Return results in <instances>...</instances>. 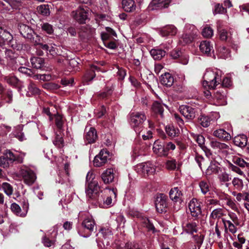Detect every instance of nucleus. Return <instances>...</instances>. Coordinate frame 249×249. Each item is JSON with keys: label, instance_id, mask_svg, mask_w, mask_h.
<instances>
[{"label": "nucleus", "instance_id": "obj_42", "mask_svg": "<svg viewBox=\"0 0 249 249\" xmlns=\"http://www.w3.org/2000/svg\"><path fill=\"white\" fill-rule=\"evenodd\" d=\"M4 155L6 157L10 163H12L14 161H18L19 162H22V160H19L18 158L10 150H6L5 152L4 153Z\"/></svg>", "mask_w": 249, "mask_h": 249}, {"label": "nucleus", "instance_id": "obj_35", "mask_svg": "<svg viewBox=\"0 0 249 249\" xmlns=\"http://www.w3.org/2000/svg\"><path fill=\"white\" fill-rule=\"evenodd\" d=\"M150 54L155 60H160L165 56L166 52L161 49H152L150 51Z\"/></svg>", "mask_w": 249, "mask_h": 249}, {"label": "nucleus", "instance_id": "obj_28", "mask_svg": "<svg viewBox=\"0 0 249 249\" xmlns=\"http://www.w3.org/2000/svg\"><path fill=\"white\" fill-rule=\"evenodd\" d=\"M182 165L181 161L176 160L172 159L168 160L166 161L165 166L166 168L169 170H178Z\"/></svg>", "mask_w": 249, "mask_h": 249}, {"label": "nucleus", "instance_id": "obj_14", "mask_svg": "<svg viewBox=\"0 0 249 249\" xmlns=\"http://www.w3.org/2000/svg\"><path fill=\"white\" fill-rule=\"evenodd\" d=\"M116 172L112 168H107L101 174V177L105 184H110L114 181Z\"/></svg>", "mask_w": 249, "mask_h": 249}, {"label": "nucleus", "instance_id": "obj_33", "mask_svg": "<svg viewBox=\"0 0 249 249\" xmlns=\"http://www.w3.org/2000/svg\"><path fill=\"white\" fill-rule=\"evenodd\" d=\"M219 169V167L217 163L215 161H211L206 170V175L210 176L213 174H216L218 172Z\"/></svg>", "mask_w": 249, "mask_h": 249}, {"label": "nucleus", "instance_id": "obj_49", "mask_svg": "<svg viewBox=\"0 0 249 249\" xmlns=\"http://www.w3.org/2000/svg\"><path fill=\"white\" fill-rule=\"evenodd\" d=\"M4 80L9 85L13 87L18 86L20 82L18 78L13 75L5 77Z\"/></svg>", "mask_w": 249, "mask_h": 249}, {"label": "nucleus", "instance_id": "obj_12", "mask_svg": "<svg viewBox=\"0 0 249 249\" xmlns=\"http://www.w3.org/2000/svg\"><path fill=\"white\" fill-rule=\"evenodd\" d=\"M178 110L180 113L187 120H192L196 117L195 109L187 105H181Z\"/></svg>", "mask_w": 249, "mask_h": 249}, {"label": "nucleus", "instance_id": "obj_20", "mask_svg": "<svg viewBox=\"0 0 249 249\" xmlns=\"http://www.w3.org/2000/svg\"><path fill=\"white\" fill-rule=\"evenodd\" d=\"M200 51L207 55H209L212 51L213 52V47L211 42L209 41L205 40L202 41L199 45Z\"/></svg>", "mask_w": 249, "mask_h": 249}, {"label": "nucleus", "instance_id": "obj_53", "mask_svg": "<svg viewBox=\"0 0 249 249\" xmlns=\"http://www.w3.org/2000/svg\"><path fill=\"white\" fill-rule=\"evenodd\" d=\"M227 12V9L219 3L216 4L213 10L214 15L223 14Z\"/></svg>", "mask_w": 249, "mask_h": 249}, {"label": "nucleus", "instance_id": "obj_2", "mask_svg": "<svg viewBox=\"0 0 249 249\" xmlns=\"http://www.w3.org/2000/svg\"><path fill=\"white\" fill-rule=\"evenodd\" d=\"M146 119V116L143 112H136L131 114L130 123L138 135H140L142 132V124Z\"/></svg>", "mask_w": 249, "mask_h": 249}, {"label": "nucleus", "instance_id": "obj_39", "mask_svg": "<svg viewBox=\"0 0 249 249\" xmlns=\"http://www.w3.org/2000/svg\"><path fill=\"white\" fill-rule=\"evenodd\" d=\"M198 185L201 193L203 195L206 194L210 191V185L209 181L205 180H201L199 181Z\"/></svg>", "mask_w": 249, "mask_h": 249}, {"label": "nucleus", "instance_id": "obj_4", "mask_svg": "<svg viewBox=\"0 0 249 249\" xmlns=\"http://www.w3.org/2000/svg\"><path fill=\"white\" fill-rule=\"evenodd\" d=\"M226 90L219 89L215 91L212 96V102L213 104L215 106H224L226 105Z\"/></svg>", "mask_w": 249, "mask_h": 249}, {"label": "nucleus", "instance_id": "obj_5", "mask_svg": "<svg viewBox=\"0 0 249 249\" xmlns=\"http://www.w3.org/2000/svg\"><path fill=\"white\" fill-rule=\"evenodd\" d=\"M167 197L163 194L157 195L155 201V206L159 213H165L167 210Z\"/></svg>", "mask_w": 249, "mask_h": 249}, {"label": "nucleus", "instance_id": "obj_26", "mask_svg": "<svg viewBox=\"0 0 249 249\" xmlns=\"http://www.w3.org/2000/svg\"><path fill=\"white\" fill-rule=\"evenodd\" d=\"M248 139L244 134L235 136L233 139L234 143L241 148L244 147L247 144Z\"/></svg>", "mask_w": 249, "mask_h": 249}, {"label": "nucleus", "instance_id": "obj_41", "mask_svg": "<svg viewBox=\"0 0 249 249\" xmlns=\"http://www.w3.org/2000/svg\"><path fill=\"white\" fill-rule=\"evenodd\" d=\"M165 129L167 134L171 137L178 136L179 132L178 129L172 125L167 126Z\"/></svg>", "mask_w": 249, "mask_h": 249}, {"label": "nucleus", "instance_id": "obj_45", "mask_svg": "<svg viewBox=\"0 0 249 249\" xmlns=\"http://www.w3.org/2000/svg\"><path fill=\"white\" fill-rule=\"evenodd\" d=\"M218 56L223 59H227L230 56V53L228 49L225 47H220L218 49Z\"/></svg>", "mask_w": 249, "mask_h": 249}, {"label": "nucleus", "instance_id": "obj_40", "mask_svg": "<svg viewBox=\"0 0 249 249\" xmlns=\"http://www.w3.org/2000/svg\"><path fill=\"white\" fill-rule=\"evenodd\" d=\"M195 159L201 170L203 168H205L207 167L208 161H206L202 156L196 153L195 155Z\"/></svg>", "mask_w": 249, "mask_h": 249}, {"label": "nucleus", "instance_id": "obj_15", "mask_svg": "<svg viewBox=\"0 0 249 249\" xmlns=\"http://www.w3.org/2000/svg\"><path fill=\"white\" fill-rule=\"evenodd\" d=\"M18 30L21 36L28 39L31 38L34 33V31L31 27L23 24L19 25Z\"/></svg>", "mask_w": 249, "mask_h": 249}, {"label": "nucleus", "instance_id": "obj_57", "mask_svg": "<svg viewBox=\"0 0 249 249\" xmlns=\"http://www.w3.org/2000/svg\"><path fill=\"white\" fill-rule=\"evenodd\" d=\"M18 71L23 74H25L29 76H33L35 75V72L33 70L28 69L24 67H20L18 69Z\"/></svg>", "mask_w": 249, "mask_h": 249}, {"label": "nucleus", "instance_id": "obj_52", "mask_svg": "<svg viewBox=\"0 0 249 249\" xmlns=\"http://www.w3.org/2000/svg\"><path fill=\"white\" fill-rule=\"evenodd\" d=\"M38 12L43 15L48 16L50 14V10L48 5H41L38 6L37 8Z\"/></svg>", "mask_w": 249, "mask_h": 249}, {"label": "nucleus", "instance_id": "obj_13", "mask_svg": "<svg viewBox=\"0 0 249 249\" xmlns=\"http://www.w3.org/2000/svg\"><path fill=\"white\" fill-rule=\"evenodd\" d=\"M137 168L140 170L143 174L153 175L156 173V167L150 162L142 163L138 165Z\"/></svg>", "mask_w": 249, "mask_h": 249}, {"label": "nucleus", "instance_id": "obj_21", "mask_svg": "<svg viewBox=\"0 0 249 249\" xmlns=\"http://www.w3.org/2000/svg\"><path fill=\"white\" fill-rule=\"evenodd\" d=\"M153 149L154 152L159 156H166V152L165 150L164 145L161 144V142L159 141L155 142Z\"/></svg>", "mask_w": 249, "mask_h": 249}, {"label": "nucleus", "instance_id": "obj_10", "mask_svg": "<svg viewBox=\"0 0 249 249\" xmlns=\"http://www.w3.org/2000/svg\"><path fill=\"white\" fill-rule=\"evenodd\" d=\"M100 191V187L97 181H91L88 185L86 190L87 196L91 199H97L99 195H98Z\"/></svg>", "mask_w": 249, "mask_h": 249}, {"label": "nucleus", "instance_id": "obj_6", "mask_svg": "<svg viewBox=\"0 0 249 249\" xmlns=\"http://www.w3.org/2000/svg\"><path fill=\"white\" fill-rule=\"evenodd\" d=\"M172 0H152L148 6L149 11L160 10L168 8Z\"/></svg>", "mask_w": 249, "mask_h": 249}, {"label": "nucleus", "instance_id": "obj_43", "mask_svg": "<svg viewBox=\"0 0 249 249\" xmlns=\"http://www.w3.org/2000/svg\"><path fill=\"white\" fill-rule=\"evenodd\" d=\"M27 94L29 95L38 94L40 93V90L32 82H30L28 86Z\"/></svg>", "mask_w": 249, "mask_h": 249}, {"label": "nucleus", "instance_id": "obj_37", "mask_svg": "<svg viewBox=\"0 0 249 249\" xmlns=\"http://www.w3.org/2000/svg\"><path fill=\"white\" fill-rule=\"evenodd\" d=\"M0 38L3 42H8L13 39V36L9 32L0 27Z\"/></svg>", "mask_w": 249, "mask_h": 249}, {"label": "nucleus", "instance_id": "obj_25", "mask_svg": "<svg viewBox=\"0 0 249 249\" xmlns=\"http://www.w3.org/2000/svg\"><path fill=\"white\" fill-rule=\"evenodd\" d=\"M213 135L224 141L230 140L231 138L230 134L223 129H219L214 131Z\"/></svg>", "mask_w": 249, "mask_h": 249}, {"label": "nucleus", "instance_id": "obj_58", "mask_svg": "<svg viewBox=\"0 0 249 249\" xmlns=\"http://www.w3.org/2000/svg\"><path fill=\"white\" fill-rule=\"evenodd\" d=\"M92 32V30H91L88 26H84L81 29L80 36L84 37H89L91 35Z\"/></svg>", "mask_w": 249, "mask_h": 249}, {"label": "nucleus", "instance_id": "obj_16", "mask_svg": "<svg viewBox=\"0 0 249 249\" xmlns=\"http://www.w3.org/2000/svg\"><path fill=\"white\" fill-rule=\"evenodd\" d=\"M5 58L8 61L9 64L17 63V59L19 58L18 57V54L15 51L10 49H6L5 51Z\"/></svg>", "mask_w": 249, "mask_h": 249}, {"label": "nucleus", "instance_id": "obj_27", "mask_svg": "<svg viewBox=\"0 0 249 249\" xmlns=\"http://www.w3.org/2000/svg\"><path fill=\"white\" fill-rule=\"evenodd\" d=\"M217 178L221 185L225 184L227 187H228L229 183L228 182L231 180V177L226 172L223 171L218 174Z\"/></svg>", "mask_w": 249, "mask_h": 249}, {"label": "nucleus", "instance_id": "obj_18", "mask_svg": "<svg viewBox=\"0 0 249 249\" xmlns=\"http://www.w3.org/2000/svg\"><path fill=\"white\" fill-rule=\"evenodd\" d=\"M169 196L172 200L176 202L180 201H181L182 193L179 188L178 187H174L170 191Z\"/></svg>", "mask_w": 249, "mask_h": 249}, {"label": "nucleus", "instance_id": "obj_30", "mask_svg": "<svg viewBox=\"0 0 249 249\" xmlns=\"http://www.w3.org/2000/svg\"><path fill=\"white\" fill-rule=\"evenodd\" d=\"M210 145L213 149L219 151H224L229 148V146L227 144L216 140H212L210 142Z\"/></svg>", "mask_w": 249, "mask_h": 249}, {"label": "nucleus", "instance_id": "obj_8", "mask_svg": "<svg viewBox=\"0 0 249 249\" xmlns=\"http://www.w3.org/2000/svg\"><path fill=\"white\" fill-rule=\"evenodd\" d=\"M88 10L82 7H79L71 12V16L80 24L85 23L88 18Z\"/></svg>", "mask_w": 249, "mask_h": 249}, {"label": "nucleus", "instance_id": "obj_11", "mask_svg": "<svg viewBox=\"0 0 249 249\" xmlns=\"http://www.w3.org/2000/svg\"><path fill=\"white\" fill-rule=\"evenodd\" d=\"M19 174L22 176L24 182L29 185L33 184L36 179V176L35 173L29 168L21 169L19 171Z\"/></svg>", "mask_w": 249, "mask_h": 249}, {"label": "nucleus", "instance_id": "obj_9", "mask_svg": "<svg viewBox=\"0 0 249 249\" xmlns=\"http://www.w3.org/2000/svg\"><path fill=\"white\" fill-rule=\"evenodd\" d=\"M188 208L191 215L197 218L201 215L202 211L200 202L196 199H192L188 204Z\"/></svg>", "mask_w": 249, "mask_h": 249}, {"label": "nucleus", "instance_id": "obj_36", "mask_svg": "<svg viewBox=\"0 0 249 249\" xmlns=\"http://www.w3.org/2000/svg\"><path fill=\"white\" fill-rule=\"evenodd\" d=\"M232 161L234 163L241 167H247L248 169H249V162L246 161L240 157L233 156Z\"/></svg>", "mask_w": 249, "mask_h": 249}, {"label": "nucleus", "instance_id": "obj_56", "mask_svg": "<svg viewBox=\"0 0 249 249\" xmlns=\"http://www.w3.org/2000/svg\"><path fill=\"white\" fill-rule=\"evenodd\" d=\"M1 188L4 193L8 196H11L13 194V188L9 183L7 182L3 183Z\"/></svg>", "mask_w": 249, "mask_h": 249}, {"label": "nucleus", "instance_id": "obj_17", "mask_svg": "<svg viewBox=\"0 0 249 249\" xmlns=\"http://www.w3.org/2000/svg\"><path fill=\"white\" fill-rule=\"evenodd\" d=\"M31 42L34 44L35 45H38L40 48L45 51H48L49 48V46L47 44H43L41 43L42 38L40 36L36 35L35 32L32 35L31 38L29 39Z\"/></svg>", "mask_w": 249, "mask_h": 249}, {"label": "nucleus", "instance_id": "obj_38", "mask_svg": "<svg viewBox=\"0 0 249 249\" xmlns=\"http://www.w3.org/2000/svg\"><path fill=\"white\" fill-rule=\"evenodd\" d=\"M112 200L111 196H107L106 199L102 195L101 196H99L97 197V201L102 207L110 205L112 203Z\"/></svg>", "mask_w": 249, "mask_h": 249}, {"label": "nucleus", "instance_id": "obj_62", "mask_svg": "<svg viewBox=\"0 0 249 249\" xmlns=\"http://www.w3.org/2000/svg\"><path fill=\"white\" fill-rule=\"evenodd\" d=\"M236 199L238 201L245 200L247 202H249V194L247 193H238V195H236Z\"/></svg>", "mask_w": 249, "mask_h": 249}, {"label": "nucleus", "instance_id": "obj_61", "mask_svg": "<svg viewBox=\"0 0 249 249\" xmlns=\"http://www.w3.org/2000/svg\"><path fill=\"white\" fill-rule=\"evenodd\" d=\"M53 144L58 148L62 147L64 146V141L61 136L56 135L55 139L53 141Z\"/></svg>", "mask_w": 249, "mask_h": 249}, {"label": "nucleus", "instance_id": "obj_19", "mask_svg": "<svg viewBox=\"0 0 249 249\" xmlns=\"http://www.w3.org/2000/svg\"><path fill=\"white\" fill-rule=\"evenodd\" d=\"M161 84L166 87H171L174 82L173 76L169 73H165L160 78Z\"/></svg>", "mask_w": 249, "mask_h": 249}, {"label": "nucleus", "instance_id": "obj_22", "mask_svg": "<svg viewBox=\"0 0 249 249\" xmlns=\"http://www.w3.org/2000/svg\"><path fill=\"white\" fill-rule=\"evenodd\" d=\"M97 138L96 130L93 127H90L85 136V141L88 143H92L95 142Z\"/></svg>", "mask_w": 249, "mask_h": 249}, {"label": "nucleus", "instance_id": "obj_32", "mask_svg": "<svg viewBox=\"0 0 249 249\" xmlns=\"http://www.w3.org/2000/svg\"><path fill=\"white\" fill-rule=\"evenodd\" d=\"M98 68L95 65H91L90 69L89 71H87L84 77V80L86 81H91L95 76V71H98Z\"/></svg>", "mask_w": 249, "mask_h": 249}, {"label": "nucleus", "instance_id": "obj_3", "mask_svg": "<svg viewBox=\"0 0 249 249\" xmlns=\"http://www.w3.org/2000/svg\"><path fill=\"white\" fill-rule=\"evenodd\" d=\"M95 225L92 216L87 215L82 223L81 227L78 230L79 234L83 237L89 236L91 232L93 231Z\"/></svg>", "mask_w": 249, "mask_h": 249}, {"label": "nucleus", "instance_id": "obj_1", "mask_svg": "<svg viewBox=\"0 0 249 249\" xmlns=\"http://www.w3.org/2000/svg\"><path fill=\"white\" fill-rule=\"evenodd\" d=\"M221 76L222 72L220 71H207L203 76V86H207L210 89H214L221 82Z\"/></svg>", "mask_w": 249, "mask_h": 249}, {"label": "nucleus", "instance_id": "obj_24", "mask_svg": "<svg viewBox=\"0 0 249 249\" xmlns=\"http://www.w3.org/2000/svg\"><path fill=\"white\" fill-rule=\"evenodd\" d=\"M177 33V28L172 25L166 26L160 31V34L162 36H175Z\"/></svg>", "mask_w": 249, "mask_h": 249}, {"label": "nucleus", "instance_id": "obj_55", "mask_svg": "<svg viewBox=\"0 0 249 249\" xmlns=\"http://www.w3.org/2000/svg\"><path fill=\"white\" fill-rule=\"evenodd\" d=\"M23 0H9L10 10L18 9L22 5Z\"/></svg>", "mask_w": 249, "mask_h": 249}, {"label": "nucleus", "instance_id": "obj_29", "mask_svg": "<svg viewBox=\"0 0 249 249\" xmlns=\"http://www.w3.org/2000/svg\"><path fill=\"white\" fill-rule=\"evenodd\" d=\"M197 224L195 222H188L183 226L184 231L189 234H193L197 231Z\"/></svg>", "mask_w": 249, "mask_h": 249}, {"label": "nucleus", "instance_id": "obj_60", "mask_svg": "<svg viewBox=\"0 0 249 249\" xmlns=\"http://www.w3.org/2000/svg\"><path fill=\"white\" fill-rule=\"evenodd\" d=\"M213 30L210 27L204 28L202 32V36L205 37H211L213 35Z\"/></svg>", "mask_w": 249, "mask_h": 249}, {"label": "nucleus", "instance_id": "obj_34", "mask_svg": "<svg viewBox=\"0 0 249 249\" xmlns=\"http://www.w3.org/2000/svg\"><path fill=\"white\" fill-rule=\"evenodd\" d=\"M33 67L38 69H41L44 65V59L42 58L33 57L30 59Z\"/></svg>", "mask_w": 249, "mask_h": 249}, {"label": "nucleus", "instance_id": "obj_31", "mask_svg": "<svg viewBox=\"0 0 249 249\" xmlns=\"http://www.w3.org/2000/svg\"><path fill=\"white\" fill-rule=\"evenodd\" d=\"M222 222L224 224L226 232H227L228 230L232 234L236 232L237 229L231 221L222 219Z\"/></svg>", "mask_w": 249, "mask_h": 249}, {"label": "nucleus", "instance_id": "obj_23", "mask_svg": "<svg viewBox=\"0 0 249 249\" xmlns=\"http://www.w3.org/2000/svg\"><path fill=\"white\" fill-rule=\"evenodd\" d=\"M122 7L127 12H132L136 8V4L133 0H122Z\"/></svg>", "mask_w": 249, "mask_h": 249}, {"label": "nucleus", "instance_id": "obj_64", "mask_svg": "<svg viewBox=\"0 0 249 249\" xmlns=\"http://www.w3.org/2000/svg\"><path fill=\"white\" fill-rule=\"evenodd\" d=\"M194 241L196 242L197 246L200 248L203 242L204 235L197 234L193 236Z\"/></svg>", "mask_w": 249, "mask_h": 249}, {"label": "nucleus", "instance_id": "obj_50", "mask_svg": "<svg viewBox=\"0 0 249 249\" xmlns=\"http://www.w3.org/2000/svg\"><path fill=\"white\" fill-rule=\"evenodd\" d=\"M42 31L49 35H52L53 33V26L47 22L42 23L40 24Z\"/></svg>", "mask_w": 249, "mask_h": 249}, {"label": "nucleus", "instance_id": "obj_47", "mask_svg": "<svg viewBox=\"0 0 249 249\" xmlns=\"http://www.w3.org/2000/svg\"><path fill=\"white\" fill-rule=\"evenodd\" d=\"M196 33L197 31H195V33H193V35H190L189 34H183L181 37L182 41L180 40V41L182 42L183 45L191 42Z\"/></svg>", "mask_w": 249, "mask_h": 249}, {"label": "nucleus", "instance_id": "obj_51", "mask_svg": "<svg viewBox=\"0 0 249 249\" xmlns=\"http://www.w3.org/2000/svg\"><path fill=\"white\" fill-rule=\"evenodd\" d=\"M54 118L56 126L58 129H61L63 128V124L64 123V120L63 116L60 114H57L55 115Z\"/></svg>", "mask_w": 249, "mask_h": 249}, {"label": "nucleus", "instance_id": "obj_46", "mask_svg": "<svg viewBox=\"0 0 249 249\" xmlns=\"http://www.w3.org/2000/svg\"><path fill=\"white\" fill-rule=\"evenodd\" d=\"M223 211L222 208L215 209L211 212L210 217L213 219H219L224 215Z\"/></svg>", "mask_w": 249, "mask_h": 249}, {"label": "nucleus", "instance_id": "obj_7", "mask_svg": "<svg viewBox=\"0 0 249 249\" xmlns=\"http://www.w3.org/2000/svg\"><path fill=\"white\" fill-rule=\"evenodd\" d=\"M109 159V152L105 149L102 150L98 155H96L93 161L94 166L101 167L104 165Z\"/></svg>", "mask_w": 249, "mask_h": 249}, {"label": "nucleus", "instance_id": "obj_59", "mask_svg": "<svg viewBox=\"0 0 249 249\" xmlns=\"http://www.w3.org/2000/svg\"><path fill=\"white\" fill-rule=\"evenodd\" d=\"M116 222L117 223V227L121 228L124 227L126 220L123 215L119 214L116 217Z\"/></svg>", "mask_w": 249, "mask_h": 249}, {"label": "nucleus", "instance_id": "obj_48", "mask_svg": "<svg viewBox=\"0 0 249 249\" xmlns=\"http://www.w3.org/2000/svg\"><path fill=\"white\" fill-rule=\"evenodd\" d=\"M198 121L199 124L204 127H208L211 123L210 117L204 115L200 116L198 118Z\"/></svg>", "mask_w": 249, "mask_h": 249}, {"label": "nucleus", "instance_id": "obj_63", "mask_svg": "<svg viewBox=\"0 0 249 249\" xmlns=\"http://www.w3.org/2000/svg\"><path fill=\"white\" fill-rule=\"evenodd\" d=\"M0 8L4 11H10L9 0H0Z\"/></svg>", "mask_w": 249, "mask_h": 249}, {"label": "nucleus", "instance_id": "obj_44", "mask_svg": "<svg viewBox=\"0 0 249 249\" xmlns=\"http://www.w3.org/2000/svg\"><path fill=\"white\" fill-rule=\"evenodd\" d=\"M152 109L155 113H159L161 117H163L164 109L162 105L160 103L157 101L154 102L152 105Z\"/></svg>", "mask_w": 249, "mask_h": 249}, {"label": "nucleus", "instance_id": "obj_54", "mask_svg": "<svg viewBox=\"0 0 249 249\" xmlns=\"http://www.w3.org/2000/svg\"><path fill=\"white\" fill-rule=\"evenodd\" d=\"M8 42H9V46L14 50L19 51L23 48V44L18 42L16 40L12 39Z\"/></svg>", "mask_w": 249, "mask_h": 249}]
</instances>
